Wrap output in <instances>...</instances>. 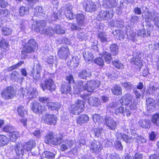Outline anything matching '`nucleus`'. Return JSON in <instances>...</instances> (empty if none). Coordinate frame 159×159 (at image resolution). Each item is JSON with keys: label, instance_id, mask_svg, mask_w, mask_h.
I'll return each mask as SVG.
<instances>
[{"label": "nucleus", "instance_id": "obj_1", "mask_svg": "<svg viewBox=\"0 0 159 159\" xmlns=\"http://www.w3.org/2000/svg\"><path fill=\"white\" fill-rule=\"evenodd\" d=\"M37 47L38 45L34 39H31L29 40L26 43H25V46L22 49L21 55V58H25L27 54L34 51Z\"/></svg>", "mask_w": 159, "mask_h": 159}, {"label": "nucleus", "instance_id": "obj_2", "mask_svg": "<svg viewBox=\"0 0 159 159\" xmlns=\"http://www.w3.org/2000/svg\"><path fill=\"white\" fill-rule=\"evenodd\" d=\"M84 102L81 100H78L75 104H72L69 107L70 113L73 114L78 115L82 111L84 107Z\"/></svg>", "mask_w": 159, "mask_h": 159}, {"label": "nucleus", "instance_id": "obj_3", "mask_svg": "<svg viewBox=\"0 0 159 159\" xmlns=\"http://www.w3.org/2000/svg\"><path fill=\"white\" fill-rule=\"evenodd\" d=\"M142 9L143 11H145L144 14L143 15V16L145 18L146 22L154 21L157 18H159L157 16L158 13L155 11L149 12L148 9L146 7H143Z\"/></svg>", "mask_w": 159, "mask_h": 159}, {"label": "nucleus", "instance_id": "obj_4", "mask_svg": "<svg viewBox=\"0 0 159 159\" xmlns=\"http://www.w3.org/2000/svg\"><path fill=\"white\" fill-rule=\"evenodd\" d=\"M40 86L44 91L47 89L52 92L55 91L56 89V85L54 81L50 78L45 80L44 83L41 84Z\"/></svg>", "mask_w": 159, "mask_h": 159}, {"label": "nucleus", "instance_id": "obj_5", "mask_svg": "<svg viewBox=\"0 0 159 159\" xmlns=\"http://www.w3.org/2000/svg\"><path fill=\"white\" fill-rule=\"evenodd\" d=\"M15 93L13 88L11 86H8L2 91V96L5 99H12L15 96Z\"/></svg>", "mask_w": 159, "mask_h": 159}, {"label": "nucleus", "instance_id": "obj_6", "mask_svg": "<svg viewBox=\"0 0 159 159\" xmlns=\"http://www.w3.org/2000/svg\"><path fill=\"white\" fill-rule=\"evenodd\" d=\"M10 148H13L12 150V153H15L14 154L16 156H20V155H23L24 153V146L22 143H18L15 145H12Z\"/></svg>", "mask_w": 159, "mask_h": 159}, {"label": "nucleus", "instance_id": "obj_7", "mask_svg": "<svg viewBox=\"0 0 159 159\" xmlns=\"http://www.w3.org/2000/svg\"><path fill=\"white\" fill-rule=\"evenodd\" d=\"M34 65L31 75H32L34 79L37 80L39 79L40 76L42 67L39 62L38 61H36L34 63Z\"/></svg>", "mask_w": 159, "mask_h": 159}, {"label": "nucleus", "instance_id": "obj_8", "mask_svg": "<svg viewBox=\"0 0 159 159\" xmlns=\"http://www.w3.org/2000/svg\"><path fill=\"white\" fill-rule=\"evenodd\" d=\"M76 86V89L74 87V90L72 91L71 92L74 94H78L80 92L86 90L87 83L83 80H79L77 82Z\"/></svg>", "mask_w": 159, "mask_h": 159}, {"label": "nucleus", "instance_id": "obj_9", "mask_svg": "<svg viewBox=\"0 0 159 159\" xmlns=\"http://www.w3.org/2000/svg\"><path fill=\"white\" fill-rule=\"evenodd\" d=\"M143 53L141 52H137L134 54V57L131 60V62L137 66L139 68H141L143 65L141 57Z\"/></svg>", "mask_w": 159, "mask_h": 159}, {"label": "nucleus", "instance_id": "obj_10", "mask_svg": "<svg viewBox=\"0 0 159 159\" xmlns=\"http://www.w3.org/2000/svg\"><path fill=\"white\" fill-rule=\"evenodd\" d=\"M113 16V11H102L97 16V19L99 20H108L111 19Z\"/></svg>", "mask_w": 159, "mask_h": 159}, {"label": "nucleus", "instance_id": "obj_11", "mask_svg": "<svg viewBox=\"0 0 159 159\" xmlns=\"http://www.w3.org/2000/svg\"><path fill=\"white\" fill-rule=\"evenodd\" d=\"M30 107L32 110L36 113H41L46 110L44 106H42L40 103L36 101H33L31 102Z\"/></svg>", "mask_w": 159, "mask_h": 159}, {"label": "nucleus", "instance_id": "obj_12", "mask_svg": "<svg viewBox=\"0 0 159 159\" xmlns=\"http://www.w3.org/2000/svg\"><path fill=\"white\" fill-rule=\"evenodd\" d=\"M159 93V85H154L150 86L145 92V96L148 97L149 95L156 97Z\"/></svg>", "mask_w": 159, "mask_h": 159}, {"label": "nucleus", "instance_id": "obj_13", "mask_svg": "<svg viewBox=\"0 0 159 159\" xmlns=\"http://www.w3.org/2000/svg\"><path fill=\"white\" fill-rule=\"evenodd\" d=\"M100 85V83L99 81L92 80L88 81L87 83L86 90L91 93L97 88Z\"/></svg>", "mask_w": 159, "mask_h": 159}, {"label": "nucleus", "instance_id": "obj_14", "mask_svg": "<svg viewBox=\"0 0 159 159\" xmlns=\"http://www.w3.org/2000/svg\"><path fill=\"white\" fill-rule=\"evenodd\" d=\"M57 118L54 115L46 114L43 115L42 120L45 123L51 125H55Z\"/></svg>", "mask_w": 159, "mask_h": 159}, {"label": "nucleus", "instance_id": "obj_15", "mask_svg": "<svg viewBox=\"0 0 159 159\" xmlns=\"http://www.w3.org/2000/svg\"><path fill=\"white\" fill-rule=\"evenodd\" d=\"M90 149L92 150V152L97 154L101 151L102 148V146L98 141H92L89 145Z\"/></svg>", "mask_w": 159, "mask_h": 159}, {"label": "nucleus", "instance_id": "obj_16", "mask_svg": "<svg viewBox=\"0 0 159 159\" xmlns=\"http://www.w3.org/2000/svg\"><path fill=\"white\" fill-rule=\"evenodd\" d=\"M105 124L111 130L115 129L117 124L113 119L109 116H106L105 118Z\"/></svg>", "mask_w": 159, "mask_h": 159}, {"label": "nucleus", "instance_id": "obj_17", "mask_svg": "<svg viewBox=\"0 0 159 159\" xmlns=\"http://www.w3.org/2000/svg\"><path fill=\"white\" fill-rule=\"evenodd\" d=\"M69 48L67 46L62 47L58 51V56L62 59H66L69 54Z\"/></svg>", "mask_w": 159, "mask_h": 159}, {"label": "nucleus", "instance_id": "obj_18", "mask_svg": "<svg viewBox=\"0 0 159 159\" xmlns=\"http://www.w3.org/2000/svg\"><path fill=\"white\" fill-rule=\"evenodd\" d=\"M85 10L88 12H92L96 10V5L94 2L89 1H87L85 4L84 5Z\"/></svg>", "mask_w": 159, "mask_h": 159}, {"label": "nucleus", "instance_id": "obj_19", "mask_svg": "<svg viewBox=\"0 0 159 159\" xmlns=\"http://www.w3.org/2000/svg\"><path fill=\"white\" fill-rule=\"evenodd\" d=\"M147 109L150 112L154 111L156 108V103L153 98H149L146 100Z\"/></svg>", "mask_w": 159, "mask_h": 159}, {"label": "nucleus", "instance_id": "obj_20", "mask_svg": "<svg viewBox=\"0 0 159 159\" xmlns=\"http://www.w3.org/2000/svg\"><path fill=\"white\" fill-rule=\"evenodd\" d=\"M74 90V88L73 90L70 89V85L67 82L63 83L61 85V93L65 94L70 93H72V91Z\"/></svg>", "mask_w": 159, "mask_h": 159}, {"label": "nucleus", "instance_id": "obj_21", "mask_svg": "<svg viewBox=\"0 0 159 159\" xmlns=\"http://www.w3.org/2000/svg\"><path fill=\"white\" fill-rule=\"evenodd\" d=\"M151 121L150 120L144 119L140 120L138 123L139 126L143 128L149 129L152 125Z\"/></svg>", "mask_w": 159, "mask_h": 159}, {"label": "nucleus", "instance_id": "obj_22", "mask_svg": "<svg viewBox=\"0 0 159 159\" xmlns=\"http://www.w3.org/2000/svg\"><path fill=\"white\" fill-rule=\"evenodd\" d=\"M132 99V95L129 94H127L120 100V102L122 105H127L129 104Z\"/></svg>", "mask_w": 159, "mask_h": 159}, {"label": "nucleus", "instance_id": "obj_23", "mask_svg": "<svg viewBox=\"0 0 159 159\" xmlns=\"http://www.w3.org/2000/svg\"><path fill=\"white\" fill-rule=\"evenodd\" d=\"M89 117L86 115H81L78 116L76 119L77 123L82 125L87 122L89 120Z\"/></svg>", "mask_w": 159, "mask_h": 159}, {"label": "nucleus", "instance_id": "obj_24", "mask_svg": "<svg viewBox=\"0 0 159 159\" xmlns=\"http://www.w3.org/2000/svg\"><path fill=\"white\" fill-rule=\"evenodd\" d=\"M48 109L51 110H56L57 111L61 107V105L58 102H49L47 104Z\"/></svg>", "mask_w": 159, "mask_h": 159}, {"label": "nucleus", "instance_id": "obj_25", "mask_svg": "<svg viewBox=\"0 0 159 159\" xmlns=\"http://www.w3.org/2000/svg\"><path fill=\"white\" fill-rule=\"evenodd\" d=\"M91 72H88L86 70H84L78 73V76L80 79L87 80L88 78L91 77Z\"/></svg>", "mask_w": 159, "mask_h": 159}, {"label": "nucleus", "instance_id": "obj_26", "mask_svg": "<svg viewBox=\"0 0 159 159\" xmlns=\"http://www.w3.org/2000/svg\"><path fill=\"white\" fill-rule=\"evenodd\" d=\"M36 143L33 140H31L29 142L25 143L23 145L24 150L25 149L28 152L31 151V149L36 146Z\"/></svg>", "mask_w": 159, "mask_h": 159}, {"label": "nucleus", "instance_id": "obj_27", "mask_svg": "<svg viewBox=\"0 0 159 159\" xmlns=\"http://www.w3.org/2000/svg\"><path fill=\"white\" fill-rule=\"evenodd\" d=\"M103 6L106 8H112L115 7L117 5L115 0H105L103 1Z\"/></svg>", "mask_w": 159, "mask_h": 159}, {"label": "nucleus", "instance_id": "obj_28", "mask_svg": "<svg viewBox=\"0 0 159 159\" xmlns=\"http://www.w3.org/2000/svg\"><path fill=\"white\" fill-rule=\"evenodd\" d=\"M45 21L44 20H41L36 22V31L42 33V31L44 28L46 26Z\"/></svg>", "mask_w": 159, "mask_h": 159}, {"label": "nucleus", "instance_id": "obj_29", "mask_svg": "<svg viewBox=\"0 0 159 159\" xmlns=\"http://www.w3.org/2000/svg\"><path fill=\"white\" fill-rule=\"evenodd\" d=\"M145 25H144L143 24V26L144 30H146L147 36H149L150 35L151 32L153 30V26L152 25L149 21H145Z\"/></svg>", "mask_w": 159, "mask_h": 159}, {"label": "nucleus", "instance_id": "obj_30", "mask_svg": "<svg viewBox=\"0 0 159 159\" xmlns=\"http://www.w3.org/2000/svg\"><path fill=\"white\" fill-rule=\"evenodd\" d=\"M89 103L92 106H97L100 105L101 102L100 100L95 97H91L89 98Z\"/></svg>", "mask_w": 159, "mask_h": 159}, {"label": "nucleus", "instance_id": "obj_31", "mask_svg": "<svg viewBox=\"0 0 159 159\" xmlns=\"http://www.w3.org/2000/svg\"><path fill=\"white\" fill-rule=\"evenodd\" d=\"M111 90L112 94L115 95H120L122 93V89L118 85H115L111 89Z\"/></svg>", "mask_w": 159, "mask_h": 159}, {"label": "nucleus", "instance_id": "obj_32", "mask_svg": "<svg viewBox=\"0 0 159 159\" xmlns=\"http://www.w3.org/2000/svg\"><path fill=\"white\" fill-rule=\"evenodd\" d=\"M98 39L102 43H106L110 41L107 34L105 32H100L98 35Z\"/></svg>", "mask_w": 159, "mask_h": 159}, {"label": "nucleus", "instance_id": "obj_33", "mask_svg": "<svg viewBox=\"0 0 159 159\" xmlns=\"http://www.w3.org/2000/svg\"><path fill=\"white\" fill-rule=\"evenodd\" d=\"M38 95V93L36 89L33 88H30L29 89L28 95L27 98L29 100H31L35 98Z\"/></svg>", "mask_w": 159, "mask_h": 159}, {"label": "nucleus", "instance_id": "obj_34", "mask_svg": "<svg viewBox=\"0 0 159 159\" xmlns=\"http://www.w3.org/2000/svg\"><path fill=\"white\" fill-rule=\"evenodd\" d=\"M73 144V141H66L65 143L61 145L60 148L61 151H64L70 148Z\"/></svg>", "mask_w": 159, "mask_h": 159}, {"label": "nucleus", "instance_id": "obj_35", "mask_svg": "<svg viewBox=\"0 0 159 159\" xmlns=\"http://www.w3.org/2000/svg\"><path fill=\"white\" fill-rule=\"evenodd\" d=\"M72 10V7L69 6L67 8L65 12L66 16L70 20L73 19L75 17V15L71 11Z\"/></svg>", "mask_w": 159, "mask_h": 159}, {"label": "nucleus", "instance_id": "obj_36", "mask_svg": "<svg viewBox=\"0 0 159 159\" xmlns=\"http://www.w3.org/2000/svg\"><path fill=\"white\" fill-rule=\"evenodd\" d=\"M77 36L79 39L81 41L84 40L86 41L89 40L90 38V36L88 33H85L82 32L79 33L78 34Z\"/></svg>", "mask_w": 159, "mask_h": 159}, {"label": "nucleus", "instance_id": "obj_37", "mask_svg": "<svg viewBox=\"0 0 159 159\" xmlns=\"http://www.w3.org/2000/svg\"><path fill=\"white\" fill-rule=\"evenodd\" d=\"M83 56L85 61L89 62L92 61L93 59L94 56L91 52L84 51L83 52Z\"/></svg>", "mask_w": 159, "mask_h": 159}, {"label": "nucleus", "instance_id": "obj_38", "mask_svg": "<svg viewBox=\"0 0 159 159\" xmlns=\"http://www.w3.org/2000/svg\"><path fill=\"white\" fill-rule=\"evenodd\" d=\"M34 15L36 16H38L40 15H42L43 14H44L45 11L42 7L39 6H37L34 9Z\"/></svg>", "mask_w": 159, "mask_h": 159}, {"label": "nucleus", "instance_id": "obj_39", "mask_svg": "<svg viewBox=\"0 0 159 159\" xmlns=\"http://www.w3.org/2000/svg\"><path fill=\"white\" fill-rule=\"evenodd\" d=\"M9 141L8 139L3 135H0V147L7 144Z\"/></svg>", "mask_w": 159, "mask_h": 159}, {"label": "nucleus", "instance_id": "obj_40", "mask_svg": "<svg viewBox=\"0 0 159 159\" xmlns=\"http://www.w3.org/2000/svg\"><path fill=\"white\" fill-rule=\"evenodd\" d=\"M63 136L60 135L59 136L54 138V137L52 140L51 141V143L52 145H57L60 144L62 139Z\"/></svg>", "mask_w": 159, "mask_h": 159}, {"label": "nucleus", "instance_id": "obj_41", "mask_svg": "<svg viewBox=\"0 0 159 159\" xmlns=\"http://www.w3.org/2000/svg\"><path fill=\"white\" fill-rule=\"evenodd\" d=\"M151 121L156 126H159V113H156L152 117Z\"/></svg>", "mask_w": 159, "mask_h": 159}, {"label": "nucleus", "instance_id": "obj_42", "mask_svg": "<svg viewBox=\"0 0 159 159\" xmlns=\"http://www.w3.org/2000/svg\"><path fill=\"white\" fill-rule=\"evenodd\" d=\"M54 31L55 33L57 34H62L65 33L64 28L60 25H57L55 27Z\"/></svg>", "mask_w": 159, "mask_h": 159}, {"label": "nucleus", "instance_id": "obj_43", "mask_svg": "<svg viewBox=\"0 0 159 159\" xmlns=\"http://www.w3.org/2000/svg\"><path fill=\"white\" fill-rule=\"evenodd\" d=\"M127 34L129 38L133 41L135 42L138 40V36L137 35H136L135 33L132 31L131 30L129 32H127Z\"/></svg>", "mask_w": 159, "mask_h": 159}, {"label": "nucleus", "instance_id": "obj_44", "mask_svg": "<svg viewBox=\"0 0 159 159\" xmlns=\"http://www.w3.org/2000/svg\"><path fill=\"white\" fill-rule=\"evenodd\" d=\"M121 139L126 143H130L133 141V138L130 136L126 134H124L121 136Z\"/></svg>", "mask_w": 159, "mask_h": 159}, {"label": "nucleus", "instance_id": "obj_45", "mask_svg": "<svg viewBox=\"0 0 159 159\" xmlns=\"http://www.w3.org/2000/svg\"><path fill=\"white\" fill-rule=\"evenodd\" d=\"M102 55L106 62L107 63L110 62V61L112 59L110 53L106 51H104L102 52Z\"/></svg>", "mask_w": 159, "mask_h": 159}, {"label": "nucleus", "instance_id": "obj_46", "mask_svg": "<svg viewBox=\"0 0 159 159\" xmlns=\"http://www.w3.org/2000/svg\"><path fill=\"white\" fill-rule=\"evenodd\" d=\"M29 8L27 7L22 6L19 9V13L21 16H24L27 14L29 11Z\"/></svg>", "mask_w": 159, "mask_h": 159}, {"label": "nucleus", "instance_id": "obj_47", "mask_svg": "<svg viewBox=\"0 0 159 159\" xmlns=\"http://www.w3.org/2000/svg\"><path fill=\"white\" fill-rule=\"evenodd\" d=\"M84 16L82 13L78 14L76 15V19L77 22L80 25H82L84 22Z\"/></svg>", "mask_w": 159, "mask_h": 159}, {"label": "nucleus", "instance_id": "obj_48", "mask_svg": "<svg viewBox=\"0 0 159 159\" xmlns=\"http://www.w3.org/2000/svg\"><path fill=\"white\" fill-rule=\"evenodd\" d=\"M2 32L3 35L7 36L11 34L12 33V30L11 28L3 27L2 28Z\"/></svg>", "mask_w": 159, "mask_h": 159}, {"label": "nucleus", "instance_id": "obj_49", "mask_svg": "<svg viewBox=\"0 0 159 159\" xmlns=\"http://www.w3.org/2000/svg\"><path fill=\"white\" fill-rule=\"evenodd\" d=\"M124 109V108L119 104V105H117V107L115 109L114 112L117 115H119L120 114H122Z\"/></svg>", "mask_w": 159, "mask_h": 159}, {"label": "nucleus", "instance_id": "obj_50", "mask_svg": "<svg viewBox=\"0 0 159 159\" xmlns=\"http://www.w3.org/2000/svg\"><path fill=\"white\" fill-rule=\"evenodd\" d=\"M110 49L113 55H115L118 53V48L116 44H111L110 47Z\"/></svg>", "mask_w": 159, "mask_h": 159}, {"label": "nucleus", "instance_id": "obj_51", "mask_svg": "<svg viewBox=\"0 0 159 159\" xmlns=\"http://www.w3.org/2000/svg\"><path fill=\"white\" fill-rule=\"evenodd\" d=\"M55 33L54 29L51 27H49L46 28L45 29H43L42 31V33L43 34H46L49 35H52Z\"/></svg>", "mask_w": 159, "mask_h": 159}, {"label": "nucleus", "instance_id": "obj_52", "mask_svg": "<svg viewBox=\"0 0 159 159\" xmlns=\"http://www.w3.org/2000/svg\"><path fill=\"white\" fill-rule=\"evenodd\" d=\"M52 133H48L47 134L45 138V142L47 144H49L51 143V141L53 138Z\"/></svg>", "mask_w": 159, "mask_h": 159}, {"label": "nucleus", "instance_id": "obj_53", "mask_svg": "<svg viewBox=\"0 0 159 159\" xmlns=\"http://www.w3.org/2000/svg\"><path fill=\"white\" fill-rule=\"evenodd\" d=\"M8 43L4 39H2L0 41V47L5 50L7 49L8 47Z\"/></svg>", "mask_w": 159, "mask_h": 159}, {"label": "nucleus", "instance_id": "obj_54", "mask_svg": "<svg viewBox=\"0 0 159 159\" xmlns=\"http://www.w3.org/2000/svg\"><path fill=\"white\" fill-rule=\"evenodd\" d=\"M43 157L49 159H52L54 158L55 155L52 152L46 151L43 154Z\"/></svg>", "mask_w": 159, "mask_h": 159}, {"label": "nucleus", "instance_id": "obj_55", "mask_svg": "<svg viewBox=\"0 0 159 159\" xmlns=\"http://www.w3.org/2000/svg\"><path fill=\"white\" fill-rule=\"evenodd\" d=\"M103 131V129L101 128H95L93 130V133L95 136L99 137L101 136V134Z\"/></svg>", "mask_w": 159, "mask_h": 159}, {"label": "nucleus", "instance_id": "obj_56", "mask_svg": "<svg viewBox=\"0 0 159 159\" xmlns=\"http://www.w3.org/2000/svg\"><path fill=\"white\" fill-rule=\"evenodd\" d=\"M93 119L95 123H100L103 120L102 117L99 114H95L93 115Z\"/></svg>", "mask_w": 159, "mask_h": 159}, {"label": "nucleus", "instance_id": "obj_57", "mask_svg": "<svg viewBox=\"0 0 159 159\" xmlns=\"http://www.w3.org/2000/svg\"><path fill=\"white\" fill-rule=\"evenodd\" d=\"M80 60L79 58L77 56L74 57H73L71 63L73 64V66L74 67H76L78 66L80 63Z\"/></svg>", "mask_w": 159, "mask_h": 159}, {"label": "nucleus", "instance_id": "obj_58", "mask_svg": "<svg viewBox=\"0 0 159 159\" xmlns=\"http://www.w3.org/2000/svg\"><path fill=\"white\" fill-rule=\"evenodd\" d=\"M20 75L16 71H14L10 75V77L12 80L16 81L20 78Z\"/></svg>", "mask_w": 159, "mask_h": 159}, {"label": "nucleus", "instance_id": "obj_59", "mask_svg": "<svg viewBox=\"0 0 159 159\" xmlns=\"http://www.w3.org/2000/svg\"><path fill=\"white\" fill-rule=\"evenodd\" d=\"M112 64L117 69H122L124 68L123 65L119 61V60H116L113 61Z\"/></svg>", "mask_w": 159, "mask_h": 159}, {"label": "nucleus", "instance_id": "obj_60", "mask_svg": "<svg viewBox=\"0 0 159 159\" xmlns=\"http://www.w3.org/2000/svg\"><path fill=\"white\" fill-rule=\"evenodd\" d=\"M10 12L7 9H0V17L3 18L7 17L9 14Z\"/></svg>", "mask_w": 159, "mask_h": 159}, {"label": "nucleus", "instance_id": "obj_61", "mask_svg": "<svg viewBox=\"0 0 159 159\" xmlns=\"http://www.w3.org/2000/svg\"><path fill=\"white\" fill-rule=\"evenodd\" d=\"M116 26L120 28H122L124 27V22L123 20L120 19H119L115 20Z\"/></svg>", "mask_w": 159, "mask_h": 159}, {"label": "nucleus", "instance_id": "obj_62", "mask_svg": "<svg viewBox=\"0 0 159 159\" xmlns=\"http://www.w3.org/2000/svg\"><path fill=\"white\" fill-rule=\"evenodd\" d=\"M66 80L67 81V83H69L70 85L71 84L74 83L75 82V80L74 79L73 76L72 75L70 74L66 76Z\"/></svg>", "mask_w": 159, "mask_h": 159}, {"label": "nucleus", "instance_id": "obj_63", "mask_svg": "<svg viewBox=\"0 0 159 159\" xmlns=\"http://www.w3.org/2000/svg\"><path fill=\"white\" fill-rule=\"evenodd\" d=\"M39 101L43 103H47L49 102L50 99L48 97H39Z\"/></svg>", "mask_w": 159, "mask_h": 159}, {"label": "nucleus", "instance_id": "obj_64", "mask_svg": "<svg viewBox=\"0 0 159 159\" xmlns=\"http://www.w3.org/2000/svg\"><path fill=\"white\" fill-rule=\"evenodd\" d=\"M147 34L145 32V30L144 29L139 30L137 33L138 36H141L143 37L146 36L148 37V36H147Z\"/></svg>", "mask_w": 159, "mask_h": 159}]
</instances>
